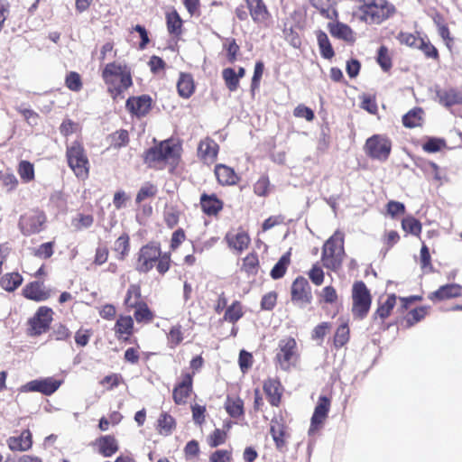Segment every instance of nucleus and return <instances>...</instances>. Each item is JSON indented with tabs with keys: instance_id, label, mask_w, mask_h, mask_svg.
I'll return each mask as SVG.
<instances>
[{
	"instance_id": "obj_1",
	"label": "nucleus",
	"mask_w": 462,
	"mask_h": 462,
	"mask_svg": "<svg viewBox=\"0 0 462 462\" xmlns=\"http://www.w3.org/2000/svg\"><path fill=\"white\" fill-rule=\"evenodd\" d=\"M102 78L114 99L123 98L124 91L133 84L130 69L120 63L111 62L106 64L103 69Z\"/></svg>"
},
{
	"instance_id": "obj_2",
	"label": "nucleus",
	"mask_w": 462,
	"mask_h": 462,
	"mask_svg": "<svg viewBox=\"0 0 462 462\" xmlns=\"http://www.w3.org/2000/svg\"><path fill=\"white\" fill-rule=\"evenodd\" d=\"M344 257V234L337 230L322 247L321 262L325 268L337 271L341 267Z\"/></svg>"
},
{
	"instance_id": "obj_3",
	"label": "nucleus",
	"mask_w": 462,
	"mask_h": 462,
	"mask_svg": "<svg viewBox=\"0 0 462 462\" xmlns=\"http://www.w3.org/2000/svg\"><path fill=\"white\" fill-rule=\"evenodd\" d=\"M360 19L369 24H380L389 19L396 9L388 0H364Z\"/></svg>"
},
{
	"instance_id": "obj_4",
	"label": "nucleus",
	"mask_w": 462,
	"mask_h": 462,
	"mask_svg": "<svg viewBox=\"0 0 462 462\" xmlns=\"http://www.w3.org/2000/svg\"><path fill=\"white\" fill-rule=\"evenodd\" d=\"M66 156L68 163L78 178L85 179L88 175V160L80 143L75 141L68 145Z\"/></svg>"
},
{
	"instance_id": "obj_5",
	"label": "nucleus",
	"mask_w": 462,
	"mask_h": 462,
	"mask_svg": "<svg viewBox=\"0 0 462 462\" xmlns=\"http://www.w3.org/2000/svg\"><path fill=\"white\" fill-rule=\"evenodd\" d=\"M353 307L352 313L356 318L364 319L371 306V295L363 282H356L352 290Z\"/></svg>"
},
{
	"instance_id": "obj_6",
	"label": "nucleus",
	"mask_w": 462,
	"mask_h": 462,
	"mask_svg": "<svg viewBox=\"0 0 462 462\" xmlns=\"http://www.w3.org/2000/svg\"><path fill=\"white\" fill-rule=\"evenodd\" d=\"M276 351L275 359L284 371L289 370L298 359L297 343L292 337L282 338Z\"/></svg>"
},
{
	"instance_id": "obj_7",
	"label": "nucleus",
	"mask_w": 462,
	"mask_h": 462,
	"mask_svg": "<svg viewBox=\"0 0 462 462\" xmlns=\"http://www.w3.org/2000/svg\"><path fill=\"white\" fill-rule=\"evenodd\" d=\"M174 155L175 144L171 140H165L146 151L144 162L149 167H156Z\"/></svg>"
},
{
	"instance_id": "obj_8",
	"label": "nucleus",
	"mask_w": 462,
	"mask_h": 462,
	"mask_svg": "<svg viewBox=\"0 0 462 462\" xmlns=\"http://www.w3.org/2000/svg\"><path fill=\"white\" fill-rule=\"evenodd\" d=\"M160 254L161 248L158 245L148 244L143 245L138 253L135 270L140 273H147L154 267Z\"/></svg>"
},
{
	"instance_id": "obj_9",
	"label": "nucleus",
	"mask_w": 462,
	"mask_h": 462,
	"mask_svg": "<svg viewBox=\"0 0 462 462\" xmlns=\"http://www.w3.org/2000/svg\"><path fill=\"white\" fill-rule=\"evenodd\" d=\"M392 149L391 141L383 135L375 134L368 138L365 143L366 153L373 159L385 161Z\"/></svg>"
},
{
	"instance_id": "obj_10",
	"label": "nucleus",
	"mask_w": 462,
	"mask_h": 462,
	"mask_svg": "<svg viewBox=\"0 0 462 462\" xmlns=\"http://www.w3.org/2000/svg\"><path fill=\"white\" fill-rule=\"evenodd\" d=\"M52 314L51 308L40 307L34 316L29 319V335L35 337L45 333L52 321Z\"/></svg>"
},
{
	"instance_id": "obj_11",
	"label": "nucleus",
	"mask_w": 462,
	"mask_h": 462,
	"mask_svg": "<svg viewBox=\"0 0 462 462\" xmlns=\"http://www.w3.org/2000/svg\"><path fill=\"white\" fill-rule=\"evenodd\" d=\"M62 381L53 377H45L28 382L19 389L21 393L38 392L44 395H51L61 385Z\"/></svg>"
},
{
	"instance_id": "obj_12",
	"label": "nucleus",
	"mask_w": 462,
	"mask_h": 462,
	"mask_svg": "<svg viewBox=\"0 0 462 462\" xmlns=\"http://www.w3.org/2000/svg\"><path fill=\"white\" fill-rule=\"evenodd\" d=\"M45 216L40 211H32L21 217L19 227L24 236L37 234L42 230Z\"/></svg>"
},
{
	"instance_id": "obj_13",
	"label": "nucleus",
	"mask_w": 462,
	"mask_h": 462,
	"mask_svg": "<svg viewBox=\"0 0 462 462\" xmlns=\"http://www.w3.org/2000/svg\"><path fill=\"white\" fill-rule=\"evenodd\" d=\"M329 408L330 400L327 396H320L311 417L310 427L309 429L310 435L314 434V432L323 424L324 420L328 417Z\"/></svg>"
},
{
	"instance_id": "obj_14",
	"label": "nucleus",
	"mask_w": 462,
	"mask_h": 462,
	"mask_svg": "<svg viewBox=\"0 0 462 462\" xmlns=\"http://www.w3.org/2000/svg\"><path fill=\"white\" fill-rule=\"evenodd\" d=\"M436 97L440 105L450 108L456 105H462V90L455 88H438Z\"/></svg>"
},
{
	"instance_id": "obj_15",
	"label": "nucleus",
	"mask_w": 462,
	"mask_h": 462,
	"mask_svg": "<svg viewBox=\"0 0 462 462\" xmlns=\"http://www.w3.org/2000/svg\"><path fill=\"white\" fill-rule=\"evenodd\" d=\"M151 106L152 99L146 95L129 97L125 104L126 109L138 117L144 116L151 109Z\"/></svg>"
},
{
	"instance_id": "obj_16",
	"label": "nucleus",
	"mask_w": 462,
	"mask_h": 462,
	"mask_svg": "<svg viewBox=\"0 0 462 462\" xmlns=\"http://www.w3.org/2000/svg\"><path fill=\"white\" fill-rule=\"evenodd\" d=\"M460 296H462V286L457 283H449L440 286L437 291L430 293L428 298L432 301H441Z\"/></svg>"
},
{
	"instance_id": "obj_17",
	"label": "nucleus",
	"mask_w": 462,
	"mask_h": 462,
	"mask_svg": "<svg viewBox=\"0 0 462 462\" xmlns=\"http://www.w3.org/2000/svg\"><path fill=\"white\" fill-rule=\"evenodd\" d=\"M291 300L310 303L311 300L310 287L303 277H298L291 286Z\"/></svg>"
},
{
	"instance_id": "obj_18",
	"label": "nucleus",
	"mask_w": 462,
	"mask_h": 462,
	"mask_svg": "<svg viewBox=\"0 0 462 462\" xmlns=\"http://www.w3.org/2000/svg\"><path fill=\"white\" fill-rule=\"evenodd\" d=\"M192 391V375L185 374L180 383L173 389V400L176 404H184Z\"/></svg>"
},
{
	"instance_id": "obj_19",
	"label": "nucleus",
	"mask_w": 462,
	"mask_h": 462,
	"mask_svg": "<svg viewBox=\"0 0 462 462\" xmlns=\"http://www.w3.org/2000/svg\"><path fill=\"white\" fill-rule=\"evenodd\" d=\"M246 4L254 22L263 23L267 21L269 13L262 0H246Z\"/></svg>"
},
{
	"instance_id": "obj_20",
	"label": "nucleus",
	"mask_w": 462,
	"mask_h": 462,
	"mask_svg": "<svg viewBox=\"0 0 462 462\" xmlns=\"http://www.w3.org/2000/svg\"><path fill=\"white\" fill-rule=\"evenodd\" d=\"M8 447L13 451H25L32 447V434L30 430H23L18 437H10L7 439Z\"/></svg>"
},
{
	"instance_id": "obj_21",
	"label": "nucleus",
	"mask_w": 462,
	"mask_h": 462,
	"mask_svg": "<svg viewBox=\"0 0 462 462\" xmlns=\"http://www.w3.org/2000/svg\"><path fill=\"white\" fill-rule=\"evenodd\" d=\"M23 295L27 299L36 301H42L49 298L50 294L44 290L42 282H33L26 285L23 289Z\"/></svg>"
},
{
	"instance_id": "obj_22",
	"label": "nucleus",
	"mask_w": 462,
	"mask_h": 462,
	"mask_svg": "<svg viewBox=\"0 0 462 462\" xmlns=\"http://www.w3.org/2000/svg\"><path fill=\"white\" fill-rule=\"evenodd\" d=\"M263 391L269 398V402L273 406L280 403L282 392L281 383L276 379H268L263 383Z\"/></svg>"
},
{
	"instance_id": "obj_23",
	"label": "nucleus",
	"mask_w": 462,
	"mask_h": 462,
	"mask_svg": "<svg viewBox=\"0 0 462 462\" xmlns=\"http://www.w3.org/2000/svg\"><path fill=\"white\" fill-rule=\"evenodd\" d=\"M215 174L218 182L222 185H234L238 180L235 171L224 164H218L216 166Z\"/></svg>"
},
{
	"instance_id": "obj_24",
	"label": "nucleus",
	"mask_w": 462,
	"mask_h": 462,
	"mask_svg": "<svg viewBox=\"0 0 462 462\" xmlns=\"http://www.w3.org/2000/svg\"><path fill=\"white\" fill-rule=\"evenodd\" d=\"M228 245L237 252H242L247 248L250 243V237L244 232H238L236 234L228 233L226 236Z\"/></svg>"
},
{
	"instance_id": "obj_25",
	"label": "nucleus",
	"mask_w": 462,
	"mask_h": 462,
	"mask_svg": "<svg viewBox=\"0 0 462 462\" xmlns=\"http://www.w3.org/2000/svg\"><path fill=\"white\" fill-rule=\"evenodd\" d=\"M99 452L106 457H111L118 450L116 439L111 435L102 436L97 439Z\"/></svg>"
},
{
	"instance_id": "obj_26",
	"label": "nucleus",
	"mask_w": 462,
	"mask_h": 462,
	"mask_svg": "<svg viewBox=\"0 0 462 462\" xmlns=\"http://www.w3.org/2000/svg\"><path fill=\"white\" fill-rule=\"evenodd\" d=\"M178 93L181 97L189 98L194 92L195 86L190 74L181 73L177 82Z\"/></svg>"
},
{
	"instance_id": "obj_27",
	"label": "nucleus",
	"mask_w": 462,
	"mask_h": 462,
	"mask_svg": "<svg viewBox=\"0 0 462 462\" xmlns=\"http://www.w3.org/2000/svg\"><path fill=\"white\" fill-rule=\"evenodd\" d=\"M200 205L207 215H216L222 209V202L215 195L203 194L200 198Z\"/></svg>"
},
{
	"instance_id": "obj_28",
	"label": "nucleus",
	"mask_w": 462,
	"mask_h": 462,
	"mask_svg": "<svg viewBox=\"0 0 462 462\" xmlns=\"http://www.w3.org/2000/svg\"><path fill=\"white\" fill-rule=\"evenodd\" d=\"M218 152V144L210 138H206L200 141L198 152L205 160H213L217 157Z\"/></svg>"
},
{
	"instance_id": "obj_29",
	"label": "nucleus",
	"mask_w": 462,
	"mask_h": 462,
	"mask_svg": "<svg viewBox=\"0 0 462 462\" xmlns=\"http://www.w3.org/2000/svg\"><path fill=\"white\" fill-rule=\"evenodd\" d=\"M330 33L341 40L346 42H354L355 36L352 29L342 23H337L335 24L330 25Z\"/></svg>"
},
{
	"instance_id": "obj_30",
	"label": "nucleus",
	"mask_w": 462,
	"mask_h": 462,
	"mask_svg": "<svg viewBox=\"0 0 462 462\" xmlns=\"http://www.w3.org/2000/svg\"><path fill=\"white\" fill-rule=\"evenodd\" d=\"M317 41L321 56L327 60H330L331 58H333L335 52L328 35L324 32L319 31L317 33Z\"/></svg>"
},
{
	"instance_id": "obj_31",
	"label": "nucleus",
	"mask_w": 462,
	"mask_h": 462,
	"mask_svg": "<svg viewBox=\"0 0 462 462\" xmlns=\"http://www.w3.org/2000/svg\"><path fill=\"white\" fill-rule=\"evenodd\" d=\"M291 263V252L285 253L275 263L271 271V277L274 280L283 277Z\"/></svg>"
},
{
	"instance_id": "obj_32",
	"label": "nucleus",
	"mask_w": 462,
	"mask_h": 462,
	"mask_svg": "<svg viewBox=\"0 0 462 462\" xmlns=\"http://www.w3.org/2000/svg\"><path fill=\"white\" fill-rule=\"evenodd\" d=\"M225 409L226 412L233 418H238L244 413V403L240 398H226L225 402Z\"/></svg>"
},
{
	"instance_id": "obj_33",
	"label": "nucleus",
	"mask_w": 462,
	"mask_h": 462,
	"mask_svg": "<svg viewBox=\"0 0 462 462\" xmlns=\"http://www.w3.org/2000/svg\"><path fill=\"white\" fill-rule=\"evenodd\" d=\"M23 282L22 276L17 273L5 274L1 279V286L7 291H14Z\"/></svg>"
},
{
	"instance_id": "obj_34",
	"label": "nucleus",
	"mask_w": 462,
	"mask_h": 462,
	"mask_svg": "<svg viewBox=\"0 0 462 462\" xmlns=\"http://www.w3.org/2000/svg\"><path fill=\"white\" fill-rule=\"evenodd\" d=\"M17 172L23 182L28 183L34 180L33 164L28 161L23 160L19 162Z\"/></svg>"
},
{
	"instance_id": "obj_35",
	"label": "nucleus",
	"mask_w": 462,
	"mask_h": 462,
	"mask_svg": "<svg viewBox=\"0 0 462 462\" xmlns=\"http://www.w3.org/2000/svg\"><path fill=\"white\" fill-rule=\"evenodd\" d=\"M244 315L241 303L234 301L226 310L224 319L227 322L235 324Z\"/></svg>"
},
{
	"instance_id": "obj_36",
	"label": "nucleus",
	"mask_w": 462,
	"mask_h": 462,
	"mask_svg": "<svg viewBox=\"0 0 462 462\" xmlns=\"http://www.w3.org/2000/svg\"><path fill=\"white\" fill-rule=\"evenodd\" d=\"M158 427L161 434L168 436L175 427V420L167 413H162L158 420Z\"/></svg>"
},
{
	"instance_id": "obj_37",
	"label": "nucleus",
	"mask_w": 462,
	"mask_h": 462,
	"mask_svg": "<svg viewBox=\"0 0 462 462\" xmlns=\"http://www.w3.org/2000/svg\"><path fill=\"white\" fill-rule=\"evenodd\" d=\"M422 110L420 108L412 109L402 116L404 126L413 128L420 125Z\"/></svg>"
},
{
	"instance_id": "obj_38",
	"label": "nucleus",
	"mask_w": 462,
	"mask_h": 462,
	"mask_svg": "<svg viewBox=\"0 0 462 462\" xmlns=\"http://www.w3.org/2000/svg\"><path fill=\"white\" fill-rule=\"evenodd\" d=\"M182 21L177 12L167 14V28L171 34L179 35L181 32Z\"/></svg>"
},
{
	"instance_id": "obj_39",
	"label": "nucleus",
	"mask_w": 462,
	"mask_h": 462,
	"mask_svg": "<svg viewBox=\"0 0 462 462\" xmlns=\"http://www.w3.org/2000/svg\"><path fill=\"white\" fill-rule=\"evenodd\" d=\"M222 77L225 80L226 88L234 92L238 88L239 79L236 77V72L232 68L224 69L222 71Z\"/></svg>"
},
{
	"instance_id": "obj_40",
	"label": "nucleus",
	"mask_w": 462,
	"mask_h": 462,
	"mask_svg": "<svg viewBox=\"0 0 462 462\" xmlns=\"http://www.w3.org/2000/svg\"><path fill=\"white\" fill-rule=\"evenodd\" d=\"M402 229L411 235L419 236L421 232V224L412 217H405L402 221Z\"/></svg>"
},
{
	"instance_id": "obj_41",
	"label": "nucleus",
	"mask_w": 462,
	"mask_h": 462,
	"mask_svg": "<svg viewBox=\"0 0 462 462\" xmlns=\"http://www.w3.org/2000/svg\"><path fill=\"white\" fill-rule=\"evenodd\" d=\"M349 339V328L346 324L340 325L334 337V344L337 347L343 346Z\"/></svg>"
},
{
	"instance_id": "obj_42",
	"label": "nucleus",
	"mask_w": 462,
	"mask_h": 462,
	"mask_svg": "<svg viewBox=\"0 0 462 462\" xmlns=\"http://www.w3.org/2000/svg\"><path fill=\"white\" fill-rule=\"evenodd\" d=\"M133 325L134 322L131 317H120L116 323V332L129 335L132 332Z\"/></svg>"
},
{
	"instance_id": "obj_43",
	"label": "nucleus",
	"mask_w": 462,
	"mask_h": 462,
	"mask_svg": "<svg viewBox=\"0 0 462 462\" xmlns=\"http://www.w3.org/2000/svg\"><path fill=\"white\" fill-rule=\"evenodd\" d=\"M395 302L396 296L394 294L388 296L386 301L377 309L376 315L383 319H386L393 309Z\"/></svg>"
},
{
	"instance_id": "obj_44",
	"label": "nucleus",
	"mask_w": 462,
	"mask_h": 462,
	"mask_svg": "<svg viewBox=\"0 0 462 462\" xmlns=\"http://www.w3.org/2000/svg\"><path fill=\"white\" fill-rule=\"evenodd\" d=\"M426 314L427 309L425 307H420L411 310L408 317L406 318L407 328H410L415 323L423 319Z\"/></svg>"
},
{
	"instance_id": "obj_45",
	"label": "nucleus",
	"mask_w": 462,
	"mask_h": 462,
	"mask_svg": "<svg viewBox=\"0 0 462 462\" xmlns=\"http://www.w3.org/2000/svg\"><path fill=\"white\" fill-rule=\"evenodd\" d=\"M377 62L383 71H388L392 67V60L388 54V49L383 45L378 50Z\"/></svg>"
},
{
	"instance_id": "obj_46",
	"label": "nucleus",
	"mask_w": 462,
	"mask_h": 462,
	"mask_svg": "<svg viewBox=\"0 0 462 462\" xmlns=\"http://www.w3.org/2000/svg\"><path fill=\"white\" fill-rule=\"evenodd\" d=\"M168 341L171 345V347H175L183 340V336L181 332V326L176 325L173 326L170 332L168 333Z\"/></svg>"
},
{
	"instance_id": "obj_47",
	"label": "nucleus",
	"mask_w": 462,
	"mask_h": 462,
	"mask_svg": "<svg viewBox=\"0 0 462 462\" xmlns=\"http://www.w3.org/2000/svg\"><path fill=\"white\" fill-rule=\"evenodd\" d=\"M141 297V289L139 285L132 284L127 290L125 297V303L130 306H134L137 303Z\"/></svg>"
},
{
	"instance_id": "obj_48",
	"label": "nucleus",
	"mask_w": 462,
	"mask_h": 462,
	"mask_svg": "<svg viewBox=\"0 0 462 462\" xmlns=\"http://www.w3.org/2000/svg\"><path fill=\"white\" fill-rule=\"evenodd\" d=\"M270 181L268 177L262 176L254 185V191L257 196L264 197L268 194Z\"/></svg>"
},
{
	"instance_id": "obj_49",
	"label": "nucleus",
	"mask_w": 462,
	"mask_h": 462,
	"mask_svg": "<svg viewBox=\"0 0 462 462\" xmlns=\"http://www.w3.org/2000/svg\"><path fill=\"white\" fill-rule=\"evenodd\" d=\"M156 191L157 189L154 185L147 183L140 189L135 200L137 203H140L147 198L153 197L156 194Z\"/></svg>"
},
{
	"instance_id": "obj_50",
	"label": "nucleus",
	"mask_w": 462,
	"mask_h": 462,
	"mask_svg": "<svg viewBox=\"0 0 462 462\" xmlns=\"http://www.w3.org/2000/svg\"><path fill=\"white\" fill-rule=\"evenodd\" d=\"M434 23L438 27L439 36L446 42L447 45L452 41L448 26L444 23L442 17L437 15L434 18Z\"/></svg>"
},
{
	"instance_id": "obj_51",
	"label": "nucleus",
	"mask_w": 462,
	"mask_h": 462,
	"mask_svg": "<svg viewBox=\"0 0 462 462\" xmlns=\"http://www.w3.org/2000/svg\"><path fill=\"white\" fill-rule=\"evenodd\" d=\"M445 141L439 138H430L423 143V150L427 152H437L445 146Z\"/></svg>"
},
{
	"instance_id": "obj_52",
	"label": "nucleus",
	"mask_w": 462,
	"mask_h": 462,
	"mask_svg": "<svg viewBox=\"0 0 462 462\" xmlns=\"http://www.w3.org/2000/svg\"><path fill=\"white\" fill-rule=\"evenodd\" d=\"M66 86L72 91H79L81 87L80 76L77 72H70L66 77Z\"/></svg>"
},
{
	"instance_id": "obj_53",
	"label": "nucleus",
	"mask_w": 462,
	"mask_h": 462,
	"mask_svg": "<svg viewBox=\"0 0 462 462\" xmlns=\"http://www.w3.org/2000/svg\"><path fill=\"white\" fill-rule=\"evenodd\" d=\"M115 250L118 252L122 257L128 254L129 236L127 235L120 236L115 243Z\"/></svg>"
},
{
	"instance_id": "obj_54",
	"label": "nucleus",
	"mask_w": 462,
	"mask_h": 462,
	"mask_svg": "<svg viewBox=\"0 0 462 462\" xmlns=\"http://www.w3.org/2000/svg\"><path fill=\"white\" fill-rule=\"evenodd\" d=\"M0 183L7 191H12L18 185V180L13 173H6L1 176Z\"/></svg>"
},
{
	"instance_id": "obj_55",
	"label": "nucleus",
	"mask_w": 462,
	"mask_h": 462,
	"mask_svg": "<svg viewBox=\"0 0 462 462\" xmlns=\"http://www.w3.org/2000/svg\"><path fill=\"white\" fill-rule=\"evenodd\" d=\"M51 337L56 340H66L70 337V331L64 325L58 324L53 327Z\"/></svg>"
},
{
	"instance_id": "obj_56",
	"label": "nucleus",
	"mask_w": 462,
	"mask_h": 462,
	"mask_svg": "<svg viewBox=\"0 0 462 462\" xmlns=\"http://www.w3.org/2000/svg\"><path fill=\"white\" fill-rule=\"evenodd\" d=\"M121 382H123V378L120 374H112L104 377L100 383L104 386L107 385V390H112L115 387H117Z\"/></svg>"
},
{
	"instance_id": "obj_57",
	"label": "nucleus",
	"mask_w": 462,
	"mask_h": 462,
	"mask_svg": "<svg viewBox=\"0 0 462 462\" xmlns=\"http://www.w3.org/2000/svg\"><path fill=\"white\" fill-rule=\"evenodd\" d=\"M293 115L296 117L305 118L307 121L310 122L314 119V112L308 106L304 105H299L295 107L293 111Z\"/></svg>"
},
{
	"instance_id": "obj_58",
	"label": "nucleus",
	"mask_w": 462,
	"mask_h": 462,
	"mask_svg": "<svg viewBox=\"0 0 462 462\" xmlns=\"http://www.w3.org/2000/svg\"><path fill=\"white\" fill-rule=\"evenodd\" d=\"M34 254L40 258L47 259L53 254V243L47 242L41 245L36 250Z\"/></svg>"
},
{
	"instance_id": "obj_59",
	"label": "nucleus",
	"mask_w": 462,
	"mask_h": 462,
	"mask_svg": "<svg viewBox=\"0 0 462 462\" xmlns=\"http://www.w3.org/2000/svg\"><path fill=\"white\" fill-rule=\"evenodd\" d=\"M421 40L422 38H418L408 32H401L399 34V41L410 47L417 48L420 45Z\"/></svg>"
},
{
	"instance_id": "obj_60",
	"label": "nucleus",
	"mask_w": 462,
	"mask_h": 462,
	"mask_svg": "<svg viewBox=\"0 0 462 462\" xmlns=\"http://www.w3.org/2000/svg\"><path fill=\"white\" fill-rule=\"evenodd\" d=\"M226 431L217 429L213 431L209 438V446L212 448L217 447L226 441Z\"/></svg>"
},
{
	"instance_id": "obj_61",
	"label": "nucleus",
	"mask_w": 462,
	"mask_h": 462,
	"mask_svg": "<svg viewBox=\"0 0 462 462\" xmlns=\"http://www.w3.org/2000/svg\"><path fill=\"white\" fill-rule=\"evenodd\" d=\"M387 212L393 217H395L398 215H402L405 212V206L403 203L399 201H389L387 204Z\"/></svg>"
},
{
	"instance_id": "obj_62",
	"label": "nucleus",
	"mask_w": 462,
	"mask_h": 462,
	"mask_svg": "<svg viewBox=\"0 0 462 462\" xmlns=\"http://www.w3.org/2000/svg\"><path fill=\"white\" fill-rule=\"evenodd\" d=\"M192 418L196 424L201 425L205 421L206 407L195 404L191 407Z\"/></svg>"
},
{
	"instance_id": "obj_63",
	"label": "nucleus",
	"mask_w": 462,
	"mask_h": 462,
	"mask_svg": "<svg viewBox=\"0 0 462 462\" xmlns=\"http://www.w3.org/2000/svg\"><path fill=\"white\" fill-rule=\"evenodd\" d=\"M277 295L275 292H269L262 298L261 307L265 310H272L276 304Z\"/></svg>"
},
{
	"instance_id": "obj_64",
	"label": "nucleus",
	"mask_w": 462,
	"mask_h": 462,
	"mask_svg": "<svg viewBox=\"0 0 462 462\" xmlns=\"http://www.w3.org/2000/svg\"><path fill=\"white\" fill-rule=\"evenodd\" d=\"M310 279L316 285H320L324 280V273L322 269L318 265L314 264L309 273Z\"/></svg>"
}]
</instances>
